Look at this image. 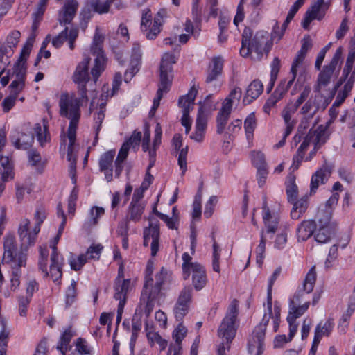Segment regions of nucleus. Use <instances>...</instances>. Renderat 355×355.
<instances>
[{"label": "nucleus", "instance_id": "49530a36", "mask_svg": "<svg viewBox=\"0 0 355 355\" xmlns=\"http://www.w3.org/2000/svg\"><path fill=\"white\" fill-rule=\"evenodd\" d=\"M34 131L36 133L37 141L41 146L50 141V136L48 132L47 125H44V130H42V127L40 123H36L34 127Z\"/></svg>", "mask_w": 355, "mask_h": 355}, {"label": "nucleus", "instance_id": "680f3d73", "mask_svg": "<svg viewBox=\"0 0 355 355\" xmlns=\"http://www.w3.org/2000/svg\"><path fill=\"white\" fill-rule=\"evenodd\" d=\"M355 60V49L349 50L347 58L346 60L345 65L343 68V76L347 78L349 73L352 71L353 64Z\"/></svg>", "mask_w": 355, "mask_h": 355}, {"label": "nucleus", "instance_id": "b1692460", "mask_svg": "<svg viewBox=\"0 0 355 355\" xmlns=\"http://www.w3.org/2000/svg\"><path fill=\"white\" fill-rule=\"evenodd\" d=\"M30 220L28 219H24L20 223L18 233L22 241V245H26V248L33 245L35 242L37 234H35L34 230L32 232H29Z\"/></svg>", "mask_w": 355, "mask_h": 355}, {"label": "nucleus", "instance_id": "0e129e2a", "mask_svg": "<svg viewBox=\"0 0 355 355\" xmlns=\"http://www.w3.org/2000/svg\"><path fill=\"white\" fill-rule=\"evenodd\" d=\"M334 327V320L329 318L325 323L322 325L319 323L316 327H319V333L323 336H329Z\"/></svg>", "mask_w": 355, "mask_h": 355}, {"label": "nucleus", "instance_id": "412c9836", "mask_svg": "<svg viewBox=\"0 0 355 355\" xmlns=\"http://www.w3.org/2000/svg\"><path fill=\"white\" fill-rule=\"evenodd\" d=\"M163 14L159 11L153 19L152 25H148L146 28H141V31L146 39L149 40H155L160 33L162 26Z\"/></svg>", "mask_w": 355, "mask_h": 355}, {"label": "nucleus", "instance_id": "9d476101", "mask_svg": "<svg viewBox=\"0 0 355 355\" xmlns=\"http://www.w3.org/2000/svg\"><path fill=\"white\" fill-rule=\"evenodd\" d=\"M90 58L85 56L83 60L78 64L73 75L74 83L78 84V94L83 99L88 100L87 96L86 83L89 80V64Z\"/></svg>", "mask_w": 355, "mask_h": 355}, {"label": "nucleus", "instance_id": "3c124183", "mask_svg": "<svg viewBox=\"0 0 355 355\" xmlns=\"http://www.w3.org/2000/svg\"><path fill=\"white\" fill-rule=\"evenodd\" d=\"M1 323L2 329L0 332V355H6L9 331L6 330V322L3 320H1Z\"/></svg>", "mask_w": 355, "mask_h": 355}, {"label": "nucleus", "instance_id": "e433bc0d", "mask_svg": "<svg viewBox=\"0 0 355 355\" xmlns=\"http://www.w3.org/2000/svg\"><path fill=\"white\" fill-rule=\"evenodd\" d=\"M263 85L262 83L259 80H253L248 86L245 96L244 97L243 101L245 102L246 98L248 97L251 98V100L248 101L250 103L252 100L258 98L263 92Z\"/></svg>", "mask_w": 355, "mask_h": 355}, {"label": "nucleus", "instance_id": "cd10ccee", "mask_svg": "<svg viewBox=\"0 0 355 355\" xmlns=\"http://www.w3.org/2000/svg\"><path fill=\"white\" fill-rule=\"evenodd\" d=\"M326 139L325 130L322 126H320L315 130H310L304 137V141H307L309 146L311 143H313L315 146L314 148L318 149L325 143Z\"/></svg>", "mask_w": 355, "mask_h": 355}, {"label": "nucleus", "instance_id": "774afa93", "mask_svg": "<svg viewBox=\"0 0 355 355\" xmlns=\"http://www.w3.org/2000/svg\"><path fill=\"white\" fill-rule=\"evenodd\" d=\"M146 336L148 338V340L150 345V346H153L155 343L158 342V340L161 338L162 337L157 332H155L153 330V326H149V324L146 322Z\"/></svg>", "mask_w": 355, "mask_h": 355}, {"label": "nucleus", "instance_id": "864d4df0", "mask_svg": "<svg viewBox=\"0 0 355 355\" xmlns=\"http://www.w3.org/2000/svg\"><path fill=\"white\" fill-rule=\"evenodd\" d=\"M76 136V132H73V135H71L69 134V132H67V137H68L69 140V144L68 147H67V157L68 161L71 162V168L75 167V165L76 164V158L73 157V145L75 144Z\"/></svg>", "mask_w": 355, "mask_h": 355}, {"label": "nucleus", "instance_id": "473e14b6", "mask_svg": "<svg viewBox=\"0 0 355 355\" xmlns=\"http://www.w3.org/2000/svg\"><path fill=\"white\" fill-rule=\"evenodd\" d=\"M159 89L164 90L165 93L169 91L173 79V68L168 67H159Z\"/></svg>", "mask_w": 355, "mask_h": 355}, {"label": "nucleus", "instance_id": "e2e57ef3", "mask_svg": "<svg viewBox=\"0 0 355 355\" xmlns=\"http://www.w3.org/2000/svg\"><path fill=\"white\" fill-rule=\"evenodd\" d=\"M266 239L264 236V231L262 230L260 243L256 248L257 262L259 264H261L263 262V254L266 250Z\"/></svg>", "mask_w": 355, "mask_h": 355}, {"label": "nucleus", "instance_id": "9b49d317", "mask_svg": "<svg viewBox=\"0 0 355 355\" xmlns=\"http://www.w3.org/2000/svg\"><path fill=\"white\" fill-rule=\"evenodd\" d=\"M312 48V40L309 35L305 36L302 40V46L300 51L297 52L295 59L293 61L291 73L297 75L299 71V76L297 83L301 82V78L305 75L306 69L303 66L304 59L308 51Z\"/></svg>", "mask_w": 355, "mask_h": 355}, {"label": "nucleus", "instance_id": "a19ab883", "mask_svg": "<svg viewBox=\"0 0 355 355\" xmlns=\"http://www.w3.org/2000/svg\"><path fill=\"white\" fill-rule=\"evenodd\" d=\"M210 71L208 73L206 78L207 83H211L216 79L222 71V62L220 57L213 58L211 64L209 65Z\"/></svg>", "mask_w": 355, "mask_h": 355}, {"label": "nucleus", "instance_id": "f8f14e48", "mask_svg": "<svg viewBox=\"0 0 355 355\" xmlns=\"http://www.w3.org/2000/svg\"><path fill=\"white\" fill-rule=\"evenodd\" d=\"M330 3L325 0H315L310 8L307 10L302 22L304 29H308L311 22L314 20H322L329 9Z\"/></svg>", "mask_w": 355, "mask_h": 355}, {"label": "nucleus", "instance_id": "5fc2aeb1", "mask_svg": "<svg viewBox=\"0 0 355 355\" xmlns=\"http://www.w3.org/2000/svg\"><path fill=\"white\" fill-rule=\"evenodd\" d=\"M207 117L205 114L204 107L200 105L198 111V116L196 122V129L205 131L207 128Z\"/></svg>", "mask_w": 355, "mask_h": 355}, {"label": "nucleus", "instance_id": "c03bdc74", "mask_svg": "<svg viewBox=\"0 0 355 355\" xmlns=\"http://www.w3.org/2000/svg\"><path fill=\"white\" fill-rule=\"evenodd\" d=\"M213 241V253L211 257V267L214 271L217 273H220V245L216 243L214 236H212Z\"/></svg>", "mask_w": 355, "mask_h": 355}, {"label": "nucleus", "instance_id": "a878e982", "mask_svg": "<svg viewBox=\"0 0 355 355\" xmlns=\"http://www.w3.org/2000/svg\"><path fill=\"white\" fill-rule=\"evenodd\" d=\"M240 322L227 320L223 319V338L226 340L227 346L223 343V351L227 349H230V343L236 336L237 330L239 327Z\"/></svg>", "mask_w": 355, "mask_h": 355}, {"label": "nucleus", "instance_id": "5701e85b", "mask_svg": "<svg viewBox=\"0 0 355 355\" xmlns=\"http://www.w3.org/2000/svg\"><path fill=\"white\" fill-rule=\"evenodd\" d=\"M242 95L241 89L239 87L233 88L229 95L223 101V121L228 119L235 103H239Z\"/></svg>", "mask_w": 355, "mask_h": 355}, {"label": "nucleus", "instance_id": "7ed1b4c3", "mask_svg": "<svg viewBox=\"0 0 355 355\" xmlns=\"http://www.w3.org/2000/svg\"><path fill=\"white\" fill-rule=\"evenodd\" d=\"M272 45L273 42L270 40V34L267 31L261 30L253 35V31L245 27L242 33L240 54L247 58L254 51L257 53V59L261 60L264 55H268Z\"/></svg>", "mask_w": 355, "mask_h": 355}, {"label": "nucleus", "instance_id": "6ab92c4d", "mask_svg": "<svg viewBox=\"0 0 355 355\" xmlns=\"http://www.w3.org/2000/svg\"><path fill=\"white\" fill-rule=\"evenodd\" d=\"M168 279V272L164 268H162L160 271L155 275V282L153 277H149L145 280L144 284L148 283V290L149 292L153 293V295H160L162 286Z\"/></svg>", "mask_w": 355, "mask_h": 355}, {"label": "nucleus", "instance_id": "ea45409f", "mask_svg": "<svg viewBox=\"0 0 355 355\" xmlns=\"http://www.w3.org/2000/svg\"><path fill=\"white\" fill-rule=\"evenodd\" d=\"M239 302L236 299H232L229 303L225 311L224 320L240 322L239 318Z\"/></svg>", "mask_w": 355, "mask_h": 355}, {"label": "nucleus", "instance_id": "f257e3e1", "mask_svg": "<svg viewBox=\"0 0 355 355\" xmlns=\"http://www.w3.org/2000/svg\"><path fill=\"white\" fill-rule=\"evenodd\" d=\"M317 277L315 266H313L307 272L302 287H299L289 302V311L286 320L290 327V338H293L298 329L296 320L302 316L309 309L310 302L301 304L305 294H309L313 290Z\"/></svg>", "mask_w": 355, "mask_h": 355}, {"label": "nucleus", "instance_id": "69168bd1", "mask_svg": "<svg viewBox=\"0 0 355 355\" xmlns=\"http://www.w3.org/2000/svg\"><path fill=\"white\" fill-rule=\"evenodd\" d=\"M159 230L155 229L151 232V243H150V250H151V255L153 257L156 256L158 250H159Z\"/></svg>", "mask_w": 355, "mask_h": 355}, {"label": "nucleus", "instance_id": "79ce46f5", "mask_svg": "<svg viewBox=\"0 0 355 355\" xmlns=\"http://www.w3.org/2000/svg\"><path fill=\"white\" fill-rule=\"evenodd\" d=\"M105 105L104 103H101L99 107V110L94 114V120L95 122V137L94 140V144L98 142V134L101 129V124L105 118Z\"/></svg>", "mask_w": 355, "mask_h": 355}, {"label": "nucleus", "instance_id": "aec40b11", "mask_svg": "<svg viewBox=\"0 0 355 355\" xmlns=\"http://www.w3.org/2000/svg\"><path fill=\"white\" fill-rule=\"evenodd\" d=\"M331 175L328 166H322L317 170L311 179L310 195L314 194L320 184H324Z\"/></svg>", "mask_w": 355, "mask_h": 355}, {"label": "nucleus", "instance_id": "6e6d98bb", "mask_svg": "<svg viewBox=\"0 0 355 355\" xmlns=\"http://www.w3.org/2000/svg\"><path fill=\"white\" fill-rule=\"evenodd\" d=\"M251 159L252 164L257 168L266 167L265 156L263 153L259 151H253L251 153Z\"/></svg>", "mask_w": 355, "mask_h": 355}, {"label": "nucleus", "instance_id": "8fccbe9b", "mask_svg": "<svg viewBox=\"0 0 355 355\" xmlns=\"http://www.w3.org/2000/svg\"><path fill=\"white\" fill-rule=\"evenodd\" d=\"M46 218V213L45 209L42 206L37 207L34 219L36 220L35 225L34 227L35 234H37L40 231L41 224L44 222Z\"/></svg>", "mask_w": 355, "mask_h": 355}, {"label": "nucleus", "instance_id": "338daca9", "mask_svg": "<svg viewBox=\"0 0 355 355\" xmlns=\"http://www.w3.org/2000/svg\"><path fill=\"white\" fill-rule=\"evenodd\" d=\"M21 37V33L19 31L14 30L10 33L7 37V47H10L12 50L17 46Z\"/></svg>", "mask_w": 355, "mask_h": 355}, {"label": "nucleus", "instance_id": "a18cd8bd", "mask_svg": "<svg viewBox=\"0 0 355 355\" xmlns=\"http://www.w3.org/2000/svg\"><path fill=\"white\" fill-rule=\"evenodd\" d=\"M105 58L103 55L98 54L94 60V65L91 71L94 81L96 83L105 69Z\"/></svg>", "mask_w": 355, "mask_h": 355}, {"label": "nucleus", "instance_id": "052dcab7", "mask_svg": "<svg viewBox=\"0 0 355 355\" xmlns=\"http://www.w3.org/2000/svg\"><path fill=\"white\" fill-rule=\"evenodd\" d=\"M189 308V304L176 302L174 307V314L178 321H182L183 320L184 317L188 313Z\"/></svg>", "mask_w": 355, "mask_h": 355}, {"label": "nucleus", "instance_id": "423d86ee", "mask_svg": "<svg viewBox=\"0 0 355 355\" xmlns=\"http://www.w3.org/2000/svg\"><path fill=\"white\" fill-rule=\"evenodd\" d=\"M3 261L10 265L12 268L24 267L27 255L24 252H17L15 238L8 234L4 237Z\"/></svg>", "mask_w": 355, "mask_h": 355}, {"label": "nucleus", "instance_id": "09e8293b", "mask_svg": "<svg viewBox=\"0 0 355 355\" xmlns=\"http://www.w3.org/2000/svg\"><path fill=\"white\" fill-rule=\"evenodd\" d=\"M112 3L109 0L101 1V0H91L89 4L93 8V11L99 14L106 13L109 11L110 4Z\"/></svg>", "mask_w": 355, "mask_h": 355}, {"label": "nucleus", "instance_id": "f3484780", "mask_svg": "<svg viewBox=\"0 0 355 355\" xmlns=\"http://www.w3.org/2000/svg\"><path fill=\"white\" fill-rule=\"evenodd\" d=\"M64 259L58 253V248L53 247V252L51 255L50 275L54 282L59 281L62 276Z\"/></svg>", "mask_w": 355, "mask_h": 355}, {"label": "nucleus", "instance_id": "c756f323", "mask_svg": "<svg viewBox=\"0 0 355 355\" xmlns=\"http://www.w3.org/2000/svg\"><path fill=\"white\" fill-rule=\"evenodd\" d=\"M316 228L314 220H308L302 221L297 229L298 241H306L310 238Z\"/></svg>", "mask_w": 355, "mask_h": 355}, {"label": "nucleus", "instance_id": "37998d69", "mask_svg": "<svg viewBox=\"0 0 355 355\" xmlns=\"http://www.w3.org/2000/svg\"><path fill=\"white\" fill-rule=\"evenodd\" d=\"M49 254V249L47 248L46 246L40 247L38 266L39 269L44 273V277H47L49 275L47 268Z\"/></svg>", "mask_w": 355, "mask_h": 355}, {"label": "nucleus", "instance_id": "bf43d9fd", "mask_svg": "<svg viewBox=\"0 0 355 355\" xmlns=\"http://www.w3.org/2000/svg\"><path fill=\"white\" fill-rule=\"evenodd\" d=\"M105 213L103 207L94 206L90 210V218L88 221L89 225H96L98 223V219Z\"/></svg>", "mask_w": 355, "mask_h": 355}, {"label": "nucleus", "instance_id": "2eb2a0df", "mask_svg": "<svg viewBox=\"0 0 355 355\" xmlns=\"http://www.w3.org/2000/svg\"><path fill=\"white\" fill-rule=\"evenodd\" d=\"M78 8L76 0H66L63 7L58 12V20L60 25L70 24L76 16Z\"/></svg>", "mask_w": 355, "mask_h": 355}, {"label": "nucleus", "instance_id": "6e6552de", "mask_svg": "<svg viewBox=\"0 0 355 355\" xmlns=\"http://www.w3.org/2000/svg\"><path fill=\"white\" fill-rule=\"evenodd\" d=\"M319 227L315 234V240L319 243L329 242L336 233V225L331 223V212L327 211L324 216L318 213Z\"/></svg>", "mask_w": 355, "mask_h": 355}, {"label": "nucleus", "instance_id": "58836bf2", "mask_svg": "<svg viewBox=\"0 0 355 355\" xmlns=\"http://www.w3.org/2000/svg\"><path fill=\"white\" fill-rule=\"evenodd\" d=\"M291 74V78L288 81H286V80H281L280 83L278 85L275 92H273L272 95L275 96V98H277V101H280L284 97V96L286 94L289 88L293 84L297 77V75L294 73Z\"/></svg>", "mask_w": 355, "mask_h": 355}, {"label": "nucleus", "instance_id": "4468645a", "mask_svg": "<svg viewBox=\"0 0 355 355\" xmlns=\"http://www.w3.org/2000/svg\"><path fill=\"white\" fill-rule=\"evenodd\" d=\"M103 246L101 244L90 246L86 254H80L77 259H72L70 260L71 268L75 271L80 270L82 267L87 262V259H98Z\"/></svg>", "mask_w": 355, "mask_h": 355}, {"label": "nucleus", "instance_id": "f704fd0d", "mask_svg": "<svg viewBox=\"0 0 355 355\" xmlns=\"http://www.w3.org/2000/svg\"><path fill=\"white\" fill-rule=\"evenodd\" d=\"M197 92L196 89L192 87L187 95L182 96L179 98L178 105L182 109V114H185L187 110L188 114H189L193 105Z\"/></svg>", "mask_w": 355, "mask_h": 355}, {"label": "nucleus", "instance_id": "2f4dec72", "mask_svg": "<svg viewBox=\"0 0 355 355\" xmlns=\"http://www.w3.org/2000/svg\"><path fill=\"white\" fill-rule=\"evenodd\" d=\"M291 203L293 206L291 211V216L292 219L298 220L306 212L309 207L308 196L305 195Z\"/></svg>", "mask_w": 355, "mask_h": 355}, {"label": "nucleus", "instance_id": "c85d7f7f", "mask_svg": "<svg viewBox=\"0 0 355 355\" xmlns=\"http://www.w3.org/2000/svg\"><path fill=\"white\" fill-rule=\"evenodd\" d=\"M263 220L266 228V233L274 234L277 230L279 218L277 216L272 215L266 202L263 206Z\"/></svg>", "mask_w": 355, "mask_h": 355}, {"label": "nucleus", "instance_id": "bb28decb", "mask_svg": "<svg viewBox=\"0 0 355 355\" xmlns=\"http://www.w3.org/2000/svg\"><path fill=\"white\" fill-rule=\"evenodd\" d=\"M193 284L196 290H201L207 283L205 268L200 263L192 265Z\"/></svg>", "mask_w": 355, "mask_h": 355}, {"label": "nucleus", "instance_id": "603ef678", "mask_svg": "<svg viewBox=\"0 0 355 355\" xmlns=\"http://www.w3.org/2000/svg\"><path fill=\"white\" fill-rule=\"evenodd\" d=\"M241 123V120L236 119L232 123H231L227 128L225 135V136L228 135L229 140L227 141V145L230 144V141L233 140V138L234 137V135L237 133L240 130Z\"/></svg>", "mask_w": 355, "mask_h": 355}, {"label": "nucleus", "instance_id": "4d7b16f0", "mask_svg": "<svg viewBox=\"0 0 355 355\" xmlns=\"http://www.w3.org/2000/svg\"><path fill=\"white\" fill-rule=\"evenodd\" d=\"M257 121L254 113L250 114L244 121V128L247 137L252 135L253 132L256 128Z\"/></svg>", "mask_w": 355, "mask_h": 355}, {"label": "nucleus", "instance_id": "4c0bfd02", "mask_svg": "<svg viewBox=\"0 0 355 355\" xmlns=\"http://www.w3.org/2000/svg\"><path fill=\"white\" fill-rule=\"evenodd\" d=\"M286 192L288 202H294L298 196V188L295 184V176L290 174L286 181Z\"/></svg>", "mask_w": 355, "mask_h": 355}, {"label": "nucleus", "instance_id": "ddd939ff", "mask_svg": "<svg viewBox=\"0 0 355 355\" xmlns=\"http://www.w3.org/2000/svg\"><path fill=\"white\" fill-rule=\"evenodd\" d=\"M10 139L15 148L26 150L32 146L34 142V135L31 128L25 125L20 131H12L10 135Z\"/></svg>", "mask_w": 355, "mask_h": 355}, {"label": "nucleus", "instance_id": "4be33fe9", "mask_svg": "<svg viewBox=\"0 0 355 355\" xmlns=\"http://www.w3.org/2000/svg\"><path fill=\"white\" fill-rule=\"evenodd\" d=\"M311 92V88L305 87L300 93L295 103L293 105L286 106L282 111V115L284 121H288L291 120V116L295 112L297 108L307 99Z\"/></svg>", "mask_w": 355, "mask_h": 355}, {"label": "nucleus", "instance_id": "dca6fc26", "mask_svg": "<svg viewBox=\"0 0 355 355\" xmlns=\"http://www.w3.org/2000/svg\"><path fill=\"white\" fill-rule=\"evenodd\" d=\"M115 156V150H110L104 153L100 157L98 161L99 168L103 172L106 180L109 182L113 179L112 163Z\"/></svg>", "mask_w": 355, "mask_h": 355}, {"label": "nucleus", "instance_id": "de8ad7c7", "mask_svg": "<svg viewBox=\"0 0 355 355\" xmlns=\"http://www.w3.org/2000/svg\"><path fill=\"white\" fill-rule=\"evenodd\" d=\"M77 282L72 280L70 286H68L65 294L66 306H70L75 301L77 297Z\"/></svg>", "mask_w": 355, "mask_h": 355}, {"label": "nucleus", "instance_id": "72a5a7b5", "mask_svg": "<svg viewBox=\"0 0 355 355\" xmlns=\"http://www.w3.org/2000/svg\"><path fill=\"white\" fill-rule=\"evenodd\" d=\"M146 207L145 203L130 202L128 207L126 219L128 221L137 223L141 219Z\"/></svg>", "mask_w": 355, "mask_h": 355}, {"label": "nucleus", "instance_id": "13d9d810", "mask_svg": "<svg viewBox=\"0 0 355 355\" xmlns=\"http://www.w3.org/2000/svg\"><path fill=\"white\" fill-rule=\"evenodd\" d=\"M28 162L32 166L40 167L42 166L43 167L44 165V163L42 162V157L40 153L36 150H30L28 152Z\"/></svg>", "mask_w": 355, "mask_h": 355}, {"label": "nucleus", "instance_id": "c9c22d12", "mask_svg": "<svg viewBox=\"0 0 355 355\" xmlns=\"http://www.w3.org/2000/svg\"><path fill=\"white\" fill-rule=\"evenodd\" d=\"M130 285V279H116L114 282L115 300H126V295Z\"/></svg>", "mask_w": 355, "mask_h": 355}, {"label": "nucleus", "instance_id": "1a4fd4ad", "mask_svg": "<svg viewBox=\"0 0 355 355\" xmlns=\"http://www.w3.org/2000/svg\"><path fill=\"white\" fill-rule=\"evenodd\" d=\"M35 39V35L32 34L27 40L26 44L24 45L20 56L13 67L12 74L15 75L16 80L18 82L24 83L26 73V60L31 53L32 47L33 46Z\"/></svg>", "mask_w": 355, "mask_h": 355}, {"label": "nucleus", "instance_id": "39448f33", "mask_svg": "<svg viewBox=\"0 0 355 355\" xmlns=\"http://www.w3.org/2000/svg\"><path fill=\"white\" fill-rule=\"evenodd\" d=\"M343 48L338 47L330 62L324 65L319 73L316 84L314 86V92H321L322 88L327 87L334 76H337L340 71Z\"/></svg>", "mask_w": 355, "mask_h": 355}, {"label": "nucleus", "instance_id": "0eeeda50", "mask_svg": "<svg viewBox=\"0 0 355 355\" xmlns=\"http://www.w3.org/2000/svg\"><path fill=\"white\" fill-rule=\"evenodd\" d=\"M316 93L301 108L300 113L307 116L302 120L300 127L304 125V128H306L308 121L313 119L314 115L320 110H324L330 103V100L322 95L321 92Z\"/></svg>", "mask_w": 355, "mask_h": 355}, {"label": "nucleus", "instance_id": "f03ea898", "mask_svg": "<svg viewBox=\"0 0 355 355\" xmlns=\"http://www.w3.org/2000/svg\"><path fill=\"white\" fill-rule=\"evenodd\" d=\"M282 269L280 267L277 268L268 280L267 289V309L268 314L263 315L261 322L255 327L252 331V336L248 340V352L250 354L256 351V355H262L264 351V340L266 330L268 324L270 317L272 314V286L280 275Z\"/></svg>", "mask_w": 355, "mask_h": 355}, {"label": "nucleus", "instance_id": "393cba45", "mask_svg": "<svg viewBox=\"0 0 355 355\" xmlns=\"http://www.w3.org/2000/svg\"><path fill=\"white\" fill-rule=\"evenodd\" d=\"M173 146L176 150H180L178 155V165L182 171V175H184L187 166V155L188 153V146L183 148L180 150L182 145V136L180 134H175L172 139Z\"/></svg>", "mask_w": 355, "mask_h": 355}, {"label": "nucleus", "instance_id": "20e7f679", "mask_svg": "<svg viewBox=\"0 0 355 355\" xmlns=\"http://www.w3.org/2000/svg\"><path fill=\"white\" fill-rule=\"evenodd\" d=\"M82 96L76 98L74 94L67 92L62 93L59 100L60 115L70 120L67 132L71 135L76 132L79 120L80 118V107L83 101Z\"/></svg>", "mask_w": 355, "mask_h": 355}, {"label": "nucleus", "instance_id": "7c9ffc66", "mask_svg": "<svg viewBox=\"0 0 355 355\" xmlns=\"http://www.w3.org/2000/svg\"><path fill=\"white\" fill-rule=\"evenodd\" d=\"M147 286L148 283L146 285H144L141 300L146 303L144 306V313L146 317H148L151 314L154 309L155 302L159 295H153V293L149 292Z\"/></svg>", "mask_w": 355, "mask_h": 355}, {"label": "nucleus", "instance_id": "a211bd4d", "mask_svg": "<svg viewBox=\"0 0 355 355\" xmlns=\"http://www.w3.org/2000/svg\"><path fill=\"white\" fill-rule=\"evenodd\" d=\"M141 59V52L139 43H134L132 48L130 66L131 67L127 70L124 75V80L128 83L135 73L139 71L138 65Z\"/></svg>", "mask_w": 355, "mask_h": 355}]
</instances>
